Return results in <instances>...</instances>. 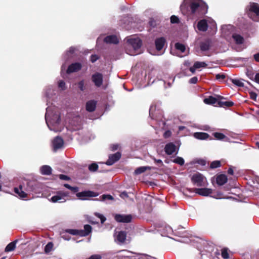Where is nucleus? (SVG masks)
Instances as JSON below:
<instances>
[{
	"label": "nucleus",
	"instance_id": "f257e3e1",
	"mask_svg": "<svg viewBox=\"0 0 259 259\" xmlns=\"http://www.w3.org/2000/svg\"><path fill=\"white\" fill-rule=\"evenodd\" d=\"M43 189L42 185L37 181L25 180L18 188H15L14 192L20 198L25 199L30 193L42 192Z\"/></svg>",
	"mask_w": 259,
	"mask_h": 259
},
{
	"label": "nucleus",
	"instance_id": "f03ea898",
	"mask_svg": "<svg viewBox=\"0 0 259 259\" xmlns=\"http://www.w3.org/2000/svg\"><path fill=\"white\" fill-rule=\"evenodd\" d=\"M180 8L184 15H197L205 13L207 6L201 0H184Z\"/></svg>",
	"mask_w": 259,
	"mask_h": 259
},
{
	"label": "nucleus",
	"instance_id": "7ed1b4c3",
	"mask_svg": "<svg viewBox=\"0 0 259 259\" xmlns=\"http://www.w3.org/2000/svg\"><path fill=\"white\" fill-rule=\"evenodd\" d=\"M127 46L126 53L131 56L137 55L140 53V48L142 46V41L139 37L136 36H131L127 38Z\"/></svg>",
	"mask_w": 259,
	"mask_h": 259
},
{
	"label": "nucleus",
	"instance_id": "20e7f679",
	"mask_svg": "<svg viewBox=\"0 0 259 259\" xmlns=\"http://www.w3.org/2000/svg\"><path fill=\"white\" fill-rule=\"evenodd\" d=\"M60 122V114L58 111L50 113V130L55 131L60 130L59 127Z\"/></svg>",
	"mask_w": 259,
	"mask_h": 259
},
{
	"label": "nucleus",
	"instance_id": "39448f33",
	"mask_svg": "<svg viewBox=\"0 0 259 259\" xmlns=\"http://www.w3.org/2000/svg\"><path fill=\"white\" fill-rule=\"evenodd\" d=\"M248 15L253 21L259 22V5L255 3H251L248 6Z\"/></svg>",
	"mask_w": 259,
	"mask_h": 259
},
{
	"label": "nucleus",
	"instance_id": "423d86ee",
	"mask_svg": "<svg viewBox=\"0 0 259 259\" xmlns=\"http://www.w3.org/2000/svg\"><path fill=\"white\" fill-rule=\"evenodd\" d=\"M92 231V227L89 225H85L84 226L83 230H77V229H66L65 232L73 235H79L80 236H86L88 235Z\"/></svg>",
	"mask_w": 259,
	"mask_h": 259
},
{
	"label": "nucleus",
	"instance_id": "0eeeda50",
	"mask_svg": "<svg viewBox=\"0 0 259 259\" xmlns=\"http://www.w3.org/2000/svg\"><path fill=\"white\" fill-rule=\"evenodd\" d=\"M191 181L194 185L198 187L205 186L207 185L206 178L198 172L195 173L192 176Z\"/></svg>",
	"mask_w": 259,
	"mask_h": 259
},
{
	"label": "nucleus",
	"instance_id": "6e6552de",
	"mask_svg": "<svg viewBox=\"0 0 259 259\" xmlns=\"http://www.w3.org/2000/svg\"><path fill=\"white\" fill-rule=\"evenodd\" d=\"M98 196V193L92 191H84L77 193L76 196L81 200H86L89 197H93Z\"/></svg>",
	"mask_w": 259,
	"mask_h": 259
},
{
	"label": "nucleus",
	"instance_id": "1a4fd4ad",
	"mask_svg": "<svg viewBox=\"0 0 259 259\" xmlns=\"http://www.w3.org/2000/svg\"><path fill=\"white\" fill-rule=\"evenodd\" d=\"M69 194L66 192H60L55 196H53L51 198V201L53 202L56 203H62L66 201L65 197L68 196Z\"/></svg>",
	"mask_w": 259,
	"mask_h": 259
},
{
	"label": "nucleus",
	"instance_id": "9d476101",
	"mask_svg": "<svg viewBox=\"0 0 259 259\" xmlns=\"http://www.w3.org/2000/svg\"><path fill=\"white\" fill-rule=\"evenodd\" d=\"M64 146V141L60 137H56L52 141L53 150L54 152L62 149Z\"/></svg>",
	"mask_w": 259,
	"mask_h": 259
},
{
	"label": "nucleus",
	"instance_id": "9b49d317",
	"mask_svg": "<svg viewBox=\"0 0 259 259\" xmlns=\"http://www.w3.org/2000/svg\"><path fill=\"white\" fill-rule=\"evenodd\" d=\"M92 80L97 87H100L103 83V75L102 74L97 72L92 75Z\"/></svg>",
	"mask_w": 259,
	"mask_h": 259
},
{
	"label": "nucleus",
	"instance_id": "f8f14e48",
	"mask_svg": "<svg viewBox=\"0 0 259 259\" xmlns=\"http://www.w3.org/2000/svg\"><path fill=\"white\" fill-rule=\"evenodd\" d=\"M115 220L118 222L129 223L132 220V215L130 214H116Z\"/></svg>",
	"mask_w": 259,
	"mask_h": 259
},
{
	"label": "nucleus",
	"instance_id": "ddd939ff",
	"mask_svg": "<svg viewBox=\"0 0 259 259\" xmlns=\"http://www.w3.org/2000/svg\"><path fill=\"white\" fill-rule=\"evenodd\" d=\"M121 157V154L119 152H117L114 154L109 156L108 160L106 161V164L111 165L113 164L116 161L118 160Z\"/></svg>",
	"mask_w": 259,
	"mask_h": 259
},
{
	"label": "nucleus",
	"instance_id": "4468645a",
	"mask_svg": "<svg viewBox=\"0 0 259 259\" xmlns=\"http://www.w3.org/2000/svg\"><path fill=\"white\" fill-rule=\"evenodd\" d=\"M222 99H223V97L220 96H218L217 97L209 96L208 98H205L204 100V102L206 104H210V105H214L215 104H218V102H219L220 100Z\"/></svg>",
	"mask_w": 259,
	"mask_h": 259
},
{
	"label": "nucleus",
	"instance_id": "2eb2a0df",
	"mask_svg": "<svg viewBox=\"0 0 259 259\" xmlns=\"http://www.w3.org/2000/svg\"><path fill=\"white\" fill-rule=\"evenodd\" d=\"M81 68V65L79 63H74L70 65L66 71V73L69 74L79 71Z\"/></svg>",
	"mask_w": 259,
	"mask_h": 259
},
{
	"label": "nucleus",
	"instance_id": "dca6fc26",
	"mask_svg": "<svg viewBox=\"0 0 259 259\" xmlns=\"http://www.w3.org/2000/svg\"><path fill=\"white\" fill-rule=\"evenodd\" d=\"M195 192L202 196H207L212 193V190L208 188H197L195 189Z\"/></svg>",
	"mask_w": 259,
	"mask_h": 259
},
{
	"label": "nucleus",
	"instance_id": "f3484780",
	"mask_svg": "<svg viewBox=\"0 0 259 259\" xmlns=\"http://www.w3.org/2000/svg\"><path fill=\"white\" fill-rule=\"evenodd\" d=\"M165 42V39L164 37H161L156 39L155 44L157 50L160 51L163 48Z\"/></svg>",
	"mask_w": 259,
	"mask_h": 259
},
{
	"label": "nucleus",
	"instance_id": "a211bd4d",
	"mask_svg": "<svg viewBox=\"0 0 259 259\" xmlns=\"http://www.w3.org/2000/svg\"><path fill=\"white\" fill-rule=\"evenodd\" d=\"M176 147L172 143H168L165 145L164 150L165 153L168 155H171L176 151Z\"/></svg>",
	"mask_w": 259,
	"mask_h": 259
},
{
	"label": "nucleus",
	"instance_id": "6ab92c4d",
	"mask_svg": "<svg viewBox=\"0 0 259 259\" xmlns=\"http://www.w3.org/2000/svg\"><path fill=\"white\" fill-rule=\"evenodd\" d=\"M104 41L107 44H117L119 40L116 35H111L106 36L104 38Z\"/></svg>",
	"mask_w": 259,
	"mask_h": 259
},
{
	"label": "nucleus",
	"instance_id": "aec40b11",
	"mask_svg": "<svg viewBox=\"0 0 259 259\" xmlns=\"http://www.w3.org/2000/svg\"><path fill=\"white\" fill-rule=\"evenodd\" d=\"M97 102L94 100H91L88 101L86 104V109L88 111L93 112L96 107Z\"/></svg>",
	"mask_w": 259,
	"mask_h": 259
},
{
	"label": "nucleus",
	"instance_id": "412c9836",
	"mask_svg": "<svg viewBox=\"0 0 259 259\" xmlns=\"http://www.w3.org/2000/svg\"><path fill=\"white\" fill-rule=\"evenodd\" d=\"M207 24L205 20H200L197 24V28L199 30L201 31H205L207 29Z\"/></svg>",
	"mask_w": 259,
	"mask_h": 259
},
{
	"label": "nucleus",
	"instance_id": "4be33fe9",
	"mask_svg": "<svg viewBox=\"0 0 259 259\" xmlns=\"http://www.w3.org/2000/svg\"><path fill=\"white\" fill-rule=\"evenodd\" d=\"M227 177L225 175H220L217 177V183L219 185H223L227 182Z\"/></svg>",
	"mask_w": 259,
	"mask_h": 259
},
{
	"label": "nucleus",
	"instance_id": "5701e85b",
	"mask_svg": "<svg viewBox=\"0 0 259 259\" xmlns=\"http://www.w3.org/2000/svg\"><path fill=\"white\" fill-rule=\"evenodd\" d=\"M210 46V41L209 40H205L200 43V48L201 51H206L209 49Z\"/></svg>",
	"mask_w": 259,
	"mask_h": 259
},
{
	"label": "nucleus",
	"instance_id": "b1692460",
	"mask_svg": "<svg viewBox=\"0 0 259 259\" xmlns=\"http://www.w3.org/2000/svg\"><path fill=\"white\" fill-rule=\"evenodd\" d=\"M208 135L205 133L197 132L194 134V137L198 139L205 140L208 138Z\"/></svg>",
	"mask_w": 259,
	"mask_h": 259
},
{
	"label": "nucleus",
	"instance_id": "393cba45",
	"mask_svg": "<svg viewBox=\"0 0 259 259\" xmlns=\"http://www.w3.org/2000/svg\"><path fill=\"white\" fill-rule=\"evenodd\" d=\"M232 36L236 44H242L243 42L244 38L240 35L233 33Z\"/></svg>",
	"mask_w": 259,
	"mask_h": 259
},
{
	"label": "nucleus",
	"instance_id": "a878e982",
	"mask_svg": "<svg viewBox=\"0 0 259 259\" xmlns=\"http://www.w3.org/2000/svg\"><path fill=\"white\" fill-rule=\"evenodd\" d=\"M233 26L231 25L223 26L222 27V32L223 34L225 36H228L229 34L228 31L232 30L233 29Z\"/></svg>",
	"mask_w": 259,
	"mask_h": 259
},
{
	"label": "nucleus",
	"instance_id": "bb28decb",
	"mask_svg": "<svg viewBox=\"0 0 259 259\" xmlns=\"http://www.w3.org/2000/svg\"><path fill=\"white\" fill-rule=\"evenodd\" d=\"M126 238V233L124 231L119 232L116 236V239L120 242H123Z\"/></svg>",
	"mask_w": 259,
	"mask_h": 259
},
{
	"label": "nucleus",
	"instance_id": "cd10ccee",
	"mask_svg": "<svg viewBox=\"0 0 259 259\" xmlns=\"http://www.w3.org/2000/svg\"><path fill=\"white\" fill-rule=\"evenodd\" d=\"M147 169H148V170L151 169V167H149V166H141V167H139L137 168L135 170V173L136 175H139V174H141L144 172V171H145Z\"/></svg>",
	"mask_w": 259,
	"mask_h": 259
},
{
	"label": "nucleus",
	"instance_id": "c85d7f7f",
	"mask_svg": "<svg viewBox=\"0 0 259 259\" xmlns=\"http://www.w3.org/2000/svg\"><path fill=\"white\" fill-rule=\"evenodd\" d=\"M17 241L10 243L5 248L6 252H10L14 250L16 247V243Z\"/></svg>",
	"mask_w": 259,
	"mask_h": 259
},
{
	"label": "nucleus",
	"instance_id": "c756f323",
	"mask_svg": "<svg viewBox=\"0 0 259 259\" xmlns=\"http://www.w3.org/2000/svg\"><path fill=\"white\" fill-rule=\"evenodd\" d=\"M214 137L218 140L226 141L228 138L222 133H213Z\"/></svg>",
	"mask_w": 259,
	"mask_h": 259
},
{
	"label": "nucleus",
	"instance_id": "7c9ffc66",
	"mask_svg": "<svg viewBox=\"0 0 259 259\" xmlns=\"http://www.w3.org/2000/svg\"><path fill=\"white\" fill-rule=\"evenodd\" d=\"M232 82L235 85L239 87H244L243 80L240 79H232Z\"/></svg>",
	"mask_w": 259,
	"mask_h": 259
},
{
	"label": "nucleus",
	"instance_id": "2f4dec72",
	"mask_svg": "<svg viewBox=\"0 0 259 259\" xmlns=\"http://www.w3.org/2000/svg\"><path fill=\"white\" fill-rule=\"evenodd\" d=\"M194 66L195 68L199 69L200 68H205L207 66V64L205 62H195L194 64Z\"/></svg>",
	"mask_w": 259,
	"mask_h": 259
},
{
	"label": "nucleus",
	"instance_id": "473e14b6",
	"mask_svg": "<svg viewBox=\"0 0 259 259\" xmlns=\"http://www.w3.org/2000/svg\"><path fill=\"white\" fill-rule=\"evenodd\" d=\"M233 105L234 103L232 101L222 102L220 101L218 102V105L220 107H231Z\"/></svg>",
	"mask_w": 259,
	"mask_h": 259
},
{
	"label": "nucleus",
	"instance_id": "72a5a7b5",
	"mask_svg": "<svg viewBox=\"0 0 259 259\" xmlns=\"http://www.w3.org/2000/svg\"><path fill=\"white\" fill-rule=\"evenodd\" d=\"M175 48L177 50L180 51L181 53L184 52L186 50L185 46L184 45L179 42L175 44Z\"/></svg>",
	"mask_w": 259,
	"mask_h": 259
},
{
	"label": "nucleus",
	"instance_id": "f704fd0d",
	"mask_svg": "<svg viewBox=\"0 0 259 259\" xmlns=\"http://www.w3.org/2000/svg\"><path fill=\"white\" fill-rule=\"evenodd\" d=\"M40 171L41 174L44 175H49V166L48 165H43L40 168Z\"/></svg>",
	"mask_w": 259,
	"mask_h": 259
},
{
	"label": "nucleus",
	"instance_id": "c9c22d12",
	"mask_svg": "<svg viewBox=\"0 0 259 259\" xmlns=\"http://www.w3.org/2000/svg\"><path fill=\"white\" fill-rule=\"evenodd\" d=\"M172 161L174 163H176L177 164H178L180 165H183L184 164V160L182 157H177L175 159H174Z\"/></svg>",
	"mask_w": 259,
	"mask_h": 259
},
{
	"label": "nucleus",
	"instance_id": "e433bc0d",
	"mask_svg": "<svg viewBox=\"0 0 259 259\" xmlns=\"http://www.w3.org/2000/svg\"><path fill=\"white\" fill-rule=\"evenodd\" d=\"M100 198L102 201H105L106 200H112L113 199V197L111 195L106 194L103 195Z\"/></svg>",
	"mask_w": 259,
	"mask_h": 259
},
{
	"label": "nucleus",
	"instance_id": "4c0bfd02",
	"mask_svg": "<svg viewBox=\"0 0 259 259\" xmlns=\"http://www.w3.org/2000/svg\"><path fill=\"white\" fill-rule=\"evenodd\" d=\"M221 166L220 161H214L210 164V167L212 168H215Z\"/></svg>",
	"mask_w": 259,
	"mask_h": 259
},
{
	"label": "nucleus",
	"instance_id": "58836bf2",
	"mask_svg": "<svg viewBox=\"0 0 259 259\" xmlns=\"http://www.w3.org/2000/svg\"><path fill=\"white\" fill-rule=\"evenodd\" d=\"M98 168V166L95 163L91 164L89 166V169L91 171H95L96 170H97Z\"/></svg>",
	"mask_w": 259,
	"mask_h": 259
},
{
	"label": "nucleus",
	"instance_id": "ea45409f",
	"mask_svg": "<svg viewBox=\"0 0 259 259\" xmlns=\"http://www.w3.org/2000/svg\"><path fill=\"white\" fill-rule=\"evenodd\" d=\"M222 256L225 259H227L229 257L227 249L224 248L222 250Z\"/></svg>",
	"mask_w": 259,
	"mask_h": 259
},
{
	"label": "nucleus",
	"instance_id": "a19ab883",
	"mask_svg": "<svg viewBox=\"0 0 259 259\" xmlns=\"http://www.w3.org/2000/svg\"><path fill=\"white\" fill-rule=\"evenodd\" d=\"M95 215L100 219L102 224H103L106 221V218L102 214L99 213H95Z\"/></svg>",
	"mask_w": 259,
	"mask_h": 259
},
{
	"label": "nucleus",
	"instance_id": "79ce46f5",
	"mask_svg": "<svg viewBox=\"0 0 259 259\" xmlns=\"http://www.w3.org/2000/svg\"><path fill=\"white\" fill-rule=\"evenodd\" d=\"M217 199H223V198H229V197H226L223 196V194L221 192H218L216 195L212 196Z\"/></svg>",
	"mask_w": 259,
	"mask_h": 259
},
{
	"label": "nucleus",
	"instance_id": "37998d69",
	"mask_svg": "<svg viewBox=\"0 0 259 259\" xmlns=\"http://www.w3.org/2000/svg\"><path fill=\"white\" fill-rule=\"evenodd\" d=\"M170 22L172 23H177L179 22V18L176 16H172L170 17Z\"/></svg>",
	"mask_w": 259,
	"mask_h": 259
},
{
	"label": "nucleus",
	"instance_id": "c03bdc74",
	"mask_svg": "<svg viewBox=\"0 0 259 259\" xmlns=\"http://www.w3.org/2000/svg\"><path fill=\"white\" fill-rule=\"evenodd\" d=\"M78 88H79V89L83 91L84 90V81L83 80H81L80 81H79L78 82Z\"/></svg>",
	"mask_w": 259,
	"mask_h": 259
},
{
	"label": "nucleus",
	"instance_id": "a18cd8bd",
	"mask_svg": "<svg viewBox=\"0 0 259 259\" xmlns=\"http://www.w3.org/2000/svg\"><path fill=\"white\" fill-rule=\"evenodd\" d=\"M225 78L224 74H218L215 76V78L217 80H223Z\"/></svg>",
	"mask_w": 259,
	"mask_h": 259
},
{
	"label": "nucleus",
	"instance_id": "49530a36",
	"mask_svg": "<svg viewBox=\"0 0 259 259\" xmlns=\"http://www.w3.org/2000/svg\"><path fill=\"white\" fill-rule=\"evenodd\" d=\"M197 81H198V78L196 76H194V77H192L189 80V82L190 83L195 84V83H197Z\"/></svg>",
	"mask_w": 259,
	"mask_h": 259
},
{
	"label": "nucleus",
	"instance_id": "de8ad7c7",
	"mask_svg": "<svg viewBox=\"0 0 259 259\" xmlns=\"http://www.w3.org/2000/svg\"><path fill=\"white\" fill-rule=\"evenodd\" d=\"M59 87L61 88L62 90H64L65 89V83L63 80H60L59 82Z\"/></svg>",
	"mask_w": 259,
	"mask_h": 259
},
{
	"label": "nucleus",
	"instance_id": "09e8293b",
	"mask_svg": "<svg viewBox=\"0 0 259 259\" xmlns=\"http://www.w3.org/2000/svg\"><path fill=\"white\" fill-rule=\"evenodd\" d=\"M98 59V57L96 55H92L91 56V61L92 62L94 63Z\"/></svg>",
	"mask_w": 259,
	"mask_h": 259
},
{
	"label": "nucleus",
	"instance_id": "8fccbe9b",
	"mask_svg": "<svg viewBox=\"0 0 259 259\" xmlns=\"http://www.w3.org/2000/svg\"><path fill=\"white\" fill-rule=\"evenodd\" d=\"M171 136V132L169 131H166L164 132L163 136L165 138H167Z\"/></svg>",
	"mask_w": 259,
	"mask_h": 259
},
{
	"label": "nucleus",
	"instance_id": "3c124183",
	"mask_svg": "<svg viewBox=\"0 0 259 259\" xmlns=\"http://www.w3.org/2000/svg\"><path fill=\"white\" fill-rule=\"evenodd\" d=\"M59 178L61 180H69V178L68 177H67V176L64 175H59Z\"/></svg>",
	"mask_w": 259,
	"mask_h": 259
},
{
	"label": "nucleus",
	"instance_id": "603ef678",
	"mask_svg": "<svg viewBox=\"0 0 259 259\" xmlns=\"http://www.w3.org/2000/svg\"><path fill=\"white\" fill-rule=\"evenodd\" d=\"M48 109H49V107L46 108V114H45V120H46V124H47V126L49 127V121H48Z\"/></svg>",
	"mask_w": 259,
	"mask_h": 259
},
{
	"label": "nucleus",
	"instance_id": "864d4df0",
	"mask_svg": "<svg viewBox=\"0 0 259 259\" xmlns=\"http://www.w3.org/2000/svg\"><path fill=\"white\" fill-rule=\"evenodd\" d=\"M75 48H73V47H70L69 49V50L68 51L67 54H72L73 53H74L75 52Z\"/></svg>",
	"mask_w": 259,
	"mask_h": 259
},
{
	"label": "nucleus",
	"instance_id": "5fc2aeb1",
	"mask_svg": "<svg viewBox=\"0 0 259 259\" xmlns=\"http://www.w3.org/2000/svg\"><path fill=\"white\" fill-rule=\"evenodd\" d=\"M78 190L79 189L77 187H71L70 190L74 193L78 192Z\"/></svg>",
	"mask_w": 259,
	"mask_h": 259
},
{
	"label": "nucleus",
	"instance_id": "6e6d98bb",
	"mask_svg": "<svg viewBox=\"0 0 259 259\" xmlns=\"http://www.w3.org/2000/svg\"><path fill=\"white\" fill-rule=\"evenodd\" d=\"M120 197L121 198H126L127 197L128 195H127V194L126 192H122L120 195Z\"/></svg>",
	"mask_w": 259,
	"mask_h": 259
},
{
	"label": "nucleus",
	"instance_id": "4d7b16f0",
	"mask_svg": "<svg viewBox=\"0 0 259 259\" xmlns=\"http://www.w3.org/2000/svg\"><path fill=\"white\" fill-rule=\"evenodd\" d=\"M254 80L257 83H259V73H257L255 74Z\"/></svg>",
	"mask_w": 259,
	"mask_h": 259
},
{
	"label": "nucleus",
	"instance_id": "13d9d810",
	"mask_svg": "<svg viewBox=\"0 0 259 259\" xmlns=\"http://www.w3.org/2000/svg\"><path fill=\"white\" fill-rule=\"evenodd\" d=\"M254 59L257 62H259V53H257L254 55Z\"/></svg>",
	"mask_w": 259,
	"mask_h": 259
},
{
	"label": "nucleus",
	"instance_id": "bf43d9fd",
	"mask_svg": "<svg viewBox=\"0 0 259 259\" xmlns=\"http://www.w3.org/2000/svg\"><path fill=\"white\" fill-rule=\"evenodd\" d=\"M165 229L167 233H170L172 232V229L170 226L165 227Z\"/></svg>",
	"mask_w": 259,
	"mask_h": 259
},
{
	"label": "nucleus",
	"instance_id": "052dcab7",
	"mask_svg": "<svg viewBox=\"0 0 259 259\" xmlns=\"http://www.w3.org/2000/svg\"><path fill=\"white\" fill-rule=\"evenodd\" d=\"M153 159L154 160L155 162H156L157 163H159V164H161L162 165V161L161 159H156L155 158H153Z\"/></svg>",
	"mask_w": 259,
	"mask_h": 259
},
{
	"label": "nucleus",
	"instance_id": "680f3d73",
	"mask_svg": "<svg viewBox=\"0 0 259 259\" xmlns=\"http://www.w3.org/2000/svg\"><path fill=\"white\" fill-rule=\"evenodd\" d=\"M152 110H153V107L151 106L150 110H149V115L152 118H153V115H152Z\"/></svg>",
	"mask_w": 259,
	"mask_h": 259
},
{
	"label": "nucleus",
	"instance_id": "e2e57ef3",
	"mask_svg": "<svg viewBox=\"0 0 259 259\" xmlns=\"http://www.w3.org/2000/svg\"><path fill=\"white\" fill-rule=\"evenodd\" d=\"M45 96L46 100L47 105V104H48V102H49L48 94L47 92H45Z\"/></svg>",
	"mask_w": 259,
	"mask_h": 259
},
{
	"label": "nucleus",
	"instance_id": "0e129e2a",
	"mask_svg": "<svg viewBox=\"0 0 259 259\" xmlns=\"http://www.w3.org/2000/svg\"><path fill=\"white\" fill-rule=\"evenodd\" d=\"M228 173L231 175H233L234 173L233 169L232 168H229L228 170Z\"/></svg>",
	"mask_w": 259,
	"mask_h": 259
},
{
	"label": "nucleus",
	"instance_id": "69168bd1",
	"mask_svg": "<svg viewBox=\"0 0 259 259\" xmlns=\"http://www.w3.org/2000/svg\"><path fill=\"white\" fill-rule=\"evenodd\" d=\"M45 251L46 253L49 252V243L45 246Z\"/></svg>",
	"mask_w": 259,
	"mask_h": 259
},
{
	"label": "nucleus",
	"instance_id": "338daca9",
	"mask_svg": "<svg viewBox=\"0 0 259 259\" xmlns=\"http://www.w3.org/2000/svg\"><path fill=\"white\" fill-rule=\"evenodd\" d=\"M197 68H195V67L193 66V67H191L190 68V70L191 72H192L193 73H194L195 71V70Z\"/></svg>",
	"mask_w": 259,
	"mask_h": 259
},
{
	"label": "nucleus",
	"instance_id": "774afa93",
	"mask_svg": "<svg viewBox=\"0 0 259 259\" xmlns=\"http://www.w3.org/2000/svg\"><path fill=\"white\" fill-rule=\"evenodd\" d=\"M251 97L252 99H255L256 98V95L255 93H252L251 94Z\"/></svg>",
	"mask_w": 259,
	"mask_h": 259
}]
</instances>
